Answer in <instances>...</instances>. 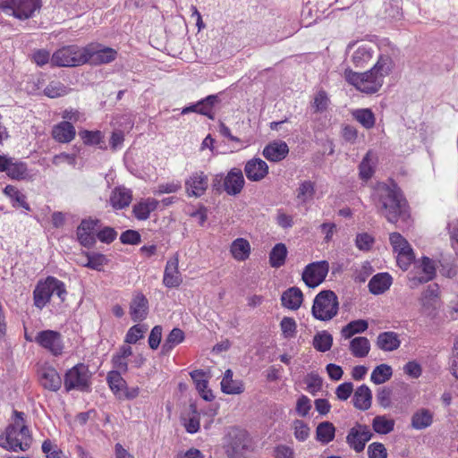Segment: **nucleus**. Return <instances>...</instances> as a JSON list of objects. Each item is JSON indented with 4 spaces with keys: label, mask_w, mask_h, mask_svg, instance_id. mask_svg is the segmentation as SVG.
Listing matches in <instances>:
<instances>
[{
    "label": "nucleus",
    "mask_w": 458,
    "mask_h": 458,
    "mask_svg": "<svg viewBox=\"0 0 458 458\" xmlns=\"http://www.w3.org/2000/svg\"><path fill=\"white\" fill-rule=\"evenodd\" d=\"M377 212L389 223L395 224L399 218L408 216V205L400 188L394 183H378L372 195Z\"/></svg>",
    "instance_id": "1"
},
{
    "label": "nucleus",
    "mask_w": 458,
    "mask_h": 458,
    "mask_svg": "<svg viewBox=\"0 0 458 458\" xmlns=\"http://www.w3.org/2000/svg\"><path fill=\"white\" fill-rule=\"evenodd\" d=\"M393 60L388 55H380L374 66L365 72H356L352 69H345L344 76L345 81L358 90L366 94L377 92L383 83L384 78L393 69Z\"/></svg>",
    "instance_id": "2"
},
{
    "label": "nucleus",
    "mask_w": 458,
    "mask_h": 458,
    "mask_svg": "<svg viewBox=\"0 0 458 458\" xmlns=\"http://www.w3.org/2000/svg\"><path fill=\"white\" fill-rule=\"evenodd\" d=\"M14 423L9 425L4 434L0 436V446L13 452L25 451L30 446L31 436L24 424V413L14 411Z\"/></svg>",
    "instance_id": "3"
},
{
    "label": "nucleus",
    "mask_w": 458,
    "mask_h": 458,
    "mask_svg": "<svg viewBox=\"0 0 458 458\" xmlns=\"http://www.w3.org/2000/svg\"><path fill=\"white\" fill-rule=\"evenodd\" d=\"M52 295H56L61 301H64L67 291L62 281L54 276H47L45 281H39L34 289V305L42 310L49 302Z\"/></svg>",
    "instance_id": "4"
},
{
    "label": "nucleus",
    "mask_w": 458,
    "mask_h": 458,
    "mask_svg": "<svg viewBox=\"0 0 458 458\" xmlns=\"http://www.w3.org/2000/svg\"><path fill=\"white\" fill-rule=\"evenodd\" d=\"M224 447L230 458H244V454L250 450V438L246 430L232 428L228 430Z\"/></svg>",
    "instance_id": "5"
},
{
    "label": "nucleus",
    "mask_w": 458,
    "mask_h": 458,
    "mask_svg": "<svg viewBox=\"0 0 458 458\" xmlns=\"http://www.w3.org/2000/svg\"><path fill=\"white\" fill-rule=\"evenodd\" d=\"M311 312L318 320L332 319L338 312L336 294L330 290L321 291L314 299Z\"/></svg>",
    "instance_id": "6"
},
{
    "label": "nucleus",
    "mask_w": 458,
    "mask_h": 458,
    "mask_svg": "<svg viewBox=\"0 0 458 458\" xmlns=\"http://www.w3.org/2000/svg\"><path fill=\"white\" fill-rule=\"evenodd\" d=\"M91 377L89 367L84 363H78L65 372L64 388L67 392L77 390L89 393L91 390Z\"/></svg>",
    "instance_id": "7"
},
{
    "label": "nucleus",
    "mask_w": 458,
    "mask_h": 458,
    "mask_svg": "<svg viewBox=\"0 0 458 458\" xmlns=\"http://www.w3.org/2000/svg\"><path fill=\"white\" fill-rule=\"evenodd\" d=\"M42 6V0H2L0 10L6 15L24 21L31 18Z\"/></svg>",
    "instance_id": "8"
},
{
    "label": "nucleus",
    "mask_w": 458,
    "mask_h": 458,
    "mask_svg": "<svg viewBox=\"0 0 458 458\" xmlns=\"http://www.w3.org/2000/svg\"><path fill=\"white\" fill-rule=\"evenodd\" d=\"M51 64L57 67H76L86 64L85 47L70 45L57 49L51 56Z\"/></svg>",
    "instance_id": "9"
},
{
    "label": "nucleus",
    "mask_w": 458,
    "mask_h": 458,
    "mask_svg": "<svg viewBox=\"0 0 458 458\" xmlns=\"http://www.w3.org/2000/svg\"><path fill=\"white\" fill-rule=\"evenodd\" d=\"M415 268L418 270V275L411 273L409 277L411 288H416L420 284H426L436 277V261L428 257H422L420 260L416 261Z\"/></svg>",
    "instance_id": "10"
},
{
    "label": "nucleus",
    "mask_w": 458,
    "mask_h": 458,
    "mask_svg": "<svg viewBox=\"0 0 458 458\" xmlns=\"http://www.w3.org/2000/svg\"><path fill=\"white\" fill-rule=\"evenodd\" d=\"M34 341L55 357L62 355L64 352V339L57 331L50 329L42 330L37 334Z\"/></svg>",
    "instance_id": "11"
},
{
    "label": "nucleus",
    "mask_w": 458,
    "mask_h": 458,
    "mask_svg": "<svg viewBox=\"0 0 458 458\" xmlns=\"http://www.w3.org/2000/svg\"><path fill=\"white\" fill-rule=\"evenodd\" d=\"M377 47L371 42H351L347 51H352V63L357 68H362L373 58Z\"/></svg>",
    "instance_id": "12"
},
{
    "label": "nucleus",
    "mask_w": 458,
    "mask_h": 458,
    "mask_svg": "<svg viewBox=\"0 0 458 458\" xmlns=\"http://www.w3.org/2000/svg\"><path fill=\"white\" fill-rule=\"evenodd\" d=\"M329 264L326 260L312 262L307 265L302 272V280L310 288L318 286L327 277Z\"/></svg>",
    "instance_id": "13"
},
{
    "label": "nucleus",
    "mask_w": 458,
    "mask_h": 458,
    "mask_svg": "<svg viewBox=\"0 0 458 458\" xmlns=\"http://www.w3.org/2000/svg\"><path fill=\"white\" fill-rule=\"evenodd\" d=\"M86 64H103L113 62L117 55L116 50L100 44L91 43L85 47Z\"/></svg>",
    "instance_id": "14"
},
{
    "label": "nucleus",
    "mask_w": 458,
    "mask_h": 458,
    "mask_svg": "<svg viewBox=\"0 0 458 458\" xmlns=\"http://www.w3.org/2000/svg\"><path fill=\"white\" fill-rule=\"evenodd\" d=\"M99 223V219L91 217L81 222L76 230V235L82 246L90 248L95 245Z\"/></svg>",
    "instance_id": "15"
},
{
    "label": "nucleus",
    "mask_w": 458,
    "mask_h": 458,
    "mask_svg": "<svg viewBox=\"0 0 458 458\" xmlns=\"http://www.w3.org/2000/svg\"><path fill=\"white\" fill-rule=\"evenodd\" d=\"M373 434L367 425L357 423L352 427L346 437V442L355 452L360 453L364 450L366 443L369 442Z\"/></svg>",
    "instance_id": "16"
},
{
    "label": "nucleus",
    "mask_w": 458,
    "mask_h": 458,
    "mask_svg": "<svg viewBox=\"0 0 458 458\" xmlns=\"http://www.w3.org/2000/svg\"><path fill=\"white\" fill-rule=\"evenodd\" d=\"M208 187V177L203 171L191 173L184 182L185 192L188 197L199 198Z\"/></svg>",
    "instance_id": "17"
},
{
    "label": "nucleus",
    "mask_w": 458,
    "mask_h": 458,
    "mask_svg": "<svg viewBox=\"0 0 458 458\" xmlns=\"http://www.w3.org/2000/svg\"><path fill=\"white\" fill-rule=\"evenodd\" d=\"M439 286L437 284H431L422 292L419 299L421 312L428 317H435L439 302Z\"/></svg>",
    "instance_id": "18"
},
{
    "label": "nucleus",
    "mask_w": 458,
    "mask_h": 458,
    "mask_svg": "<svg viewBox=\"0 0 458 458\" xmlns=\"http://www.w3.org/2000/svg\"><path fill=\"white\" fill-rule=\"evenodd\" d=\"M244 185L245 180L240 168L233 167L225 175L224 191L228 195L236 196L240 194Z\"/></svg>",
    "instance_id": "19"
},
{
    "label": "nucleus",
    "mask_w": 458,
    "mask_h": 458,
    "mask_svg": "<svg viewBox=\"0 0 458 458\" xmlns=\"http://www.w3.org/2000/svg\"><path fill=\"white\" fill-rule=\"evenodd\" d=\"M244 173L250 182H260L267 175L268 165L261 158L254 157L246 162Z\"/></svg>",
    "instance_id": "20"
},
{
    "label": "nucleus",
    "mask_w": 458,
    "mask_h": 458,
    "mask_svg": "<svg viewBox=\"0 0 458 458\" xmlns=\"http://www.w3.org/2000/svg\"><path fill=\"white\" fill-rule=\"evenodd\" d=\"M38 377L39 383L45 389L57 392L62 386V378L59 373L51 366L41 368Z\"/></svg>",
    "instance_id": "21"
},
{
    "label": "nucleus",
    "mask_w": 458,
    "mask_h": 458,
    "mask_svg": "<svg viewBox=\"0 0 458 458\" xmlns=\"http://www.w3.org/2000/svg\"><path fill=\"white\" fill-rule=\"evenodd\" d=\"M288 153V145L281 140H275L268 143L262 151L264 157L271 162H279L284 159Z\"/></svg>",
    "instance_id": "22"
},
{
    "label": "nucleus",
    "mask_w": 458,
    "mask_h": 458,
    "mask_svg": "<svg viewBox=\"0 0 458 458\" xmlns=\"http://www.w3.org/2000/svg\"><path fill=\"white\" fill-rule=\"evenodd\" d=\"M132 200V192L124 186L115 187L110 194L109 202L114 209L120 210L127 208Z\"/></svg>",
    "instance_id": "23"
},
{
    "label": "nucleus",
    "mask_w": 458,
    "mask_h": 458,
    "mask_svg": "<svg viewBox=\"0 0 458 458\" xmlns=\"http://www.w3.org/2000/svg\"><path fill=\"white\" fill-rule=\"evenodd\" d=\"M178 265L179 261L176 257L170 259L166 262L163 283L168 288L177 287L182 283V276L179 272Z\"/></svg>",
    "instance_id": "24"
},
{
    "label": "nucleus",
    "mask_w": 458,
    "mask_h": 458,
    "mask_svg": "<svg viewBox=\"0 0 458 458\" xmlns=\"http://www.w3.org/2000/svg\"><path fill=\"white\" fill-rule=\"evenodd\" d=\"M148 312V301L142 293H137L130 304V315L135 322L142 321Z\"/></svg>",
    "instance_id": "25"
},
{
    "label": "nucleus",
    "mask_w": 458,
    "mask_h": 458,
    "mask_svg": "<svg viewBox=\"0 0 458 458\" xmlns=\"http://www.w3.org/2000/svg\"><path fill=\"white\" fill-rule=\"evenodd\" d=\"M393 284V278L386 272L377 273L371 277L368 287L369 293L374 295H379L386 292Z\"/></svg>",
    "instance_id": "26"
},
{
    "label": "nucleus",
    "mask_w": 458,
    "mask_h": 458,
    "mask_svg": "<svg viewBox=\"0 0 458 458\" xmlns=\"http://www.w3.org/2000/svg\"><path fill=\"white\" fill-rule=\"evenodd\" d=\"M76 135L74 126L68 121H64L53 127L52 136L60 143L71 142Z\"/></svg>",
    "instance_id": "27"
},
{
    "label": "nucleus",
    "mask_w": 458,
    "mask_h": 458,
    "mask_svg": "<svg viewBox=\"0 0 458 458\" xmlns=\"http://www.w3.org/2000/svg\"><path fill=\"white\" fill-rule=\"evenodd\" d=\"M159 201L153 198H147L136 203L132 208V213L138 220H147L151 212L158 207Z\"/></svg>",
    "instance_id": "28"
},
{
    "label": "nucleus",
    "mask_w": 458,
    "mask_h": 458,
    "mask_svg": "<svg viewBox=\"0 0 458 458\" xmlns=\"http://www.w3.org/2000/svg\"><path fill=\"white\" fill-rule=\"evenodd\" d=\"M372 393L366 385L360 386L354 392L352 403L355 408L367 411L371 406Z\"/></svg>",
    "instance_id": "29"
},
{
    "label": "nucleus",
    "mask_w": 458,
    "mask_h": 458,
    "mask_svg": "<svg viewBox=\"0 0 458 458\" xmlns=\"http://www.w3.org/2000/svg\"><path fill=\"white\" fill-rule=\"evenodd\" d=\"M303 301L302 292L298 287H291L281 296L282 305L289 310H296Z\"/></svg>",
    "instance_id": "30"
},
{
    "label": "nucleus",
    "mask_w": 458,
    "mask_h": 458,
    "mask_svg": "<svg viewBox=\"0 0 458 458\" xmlns=\"http://www.w3.org/2000/svg\"><path fill=\"white\" fill-rule=\"evenodd\" d=\"M401 341L398 335L392 331L380 333L377 338V345L380 350L392 352L399 348Z\"/></svg>",
    "instance_id": "31"
},
{
    "label": "nucleus",
    "mask_w": 458,
    "mask_h": 458,
    "mask_svg": "<svg viewBox=\"0 0 458 458\" xmlns=\"http://www.w3.org/2000/svg\"><path fill=\"white\" fill-rule=\"evenodd\" d=\"M221 389L227 394H239L244 391V386L241 380L233 379V371L227 369L221 381Z\"/></svg>",
    "instance_id": "32"
},
{
    "label": "nucleus",
    "mask_w": 458,
    "mask_h": 458,
    "mask_svg": "<svg viewBox=\"0 0 458 458\" xmlns=\"http://www.w3.org/2000/svg\"><path fill=\"white\" fill-rule=\"evenodd\" d=\"M411 420L413 428L418 430L427 428L433 423V412L425 408L419 409L412 414Z\"/></svg>",
    "instance_id": "33"
},
{
    "label": "nucleus",
    "mask_w": 458,
    "mask_h": 458,
    "mask_svg": "<svg viewBox=\"0 0 458 458\" xmlns=\"http://www.w3.org/2000/svg\"><path fill=\"white\" fill-rule=\"evenodd\" d=\"M230 251L236 260L244 261L250 254V242L243 238H237L232 242Z\"/></svg>",
    "instance_id": "34"
},
{
    "label": "nucleus",
    "mask_w": 458,
    "mask_h": 458,
    "mask_svg": "<svg viewBox=\"0 0 458 458\" xmlns=\"http://www.w3.org/2000/svg\"><path fill=\"white\" fill-rule=\"evenodd\" d=\"M349 350L354 357L364 358L370 351V343L367 337L357 336L351 340Z\"/></svg>",
    "instance_id": "35"
},
{
    "label": "nucleus",
    "mask_w": 458,
    "mask_h": 458,
    "mask_svg": "<svg viewBox=\"0 0 458 458\" xmlns=\"http://www.w3.org/2000/svg\"><path fill=\"white\" fill-rule=\"evenodd\" d=\"M352 115L365 129L369 130L375 126L376 118L369 108H358L352 111Z\"/></svg>",
    "instance_id": "36"
},
{
    "label": "nucleus",
    "mask_w": 458,
    "mask_h": 458,
    "mask_svg": "<svg viewBox=\"0 0 458 458\" xmlns=\"http://www.w3.org/2000/svg\"><path fill=\"white\" fill-rule=\"evenodd\" d=\"M287 248L284 243H276L269 253V264L272 267L278 268L284 265L287 257Z\"/></svg>",
    "instance_id": "37"
},
{
    "label": "nucleus",
    "mask_w": 458,
    "mask_h": 458,
    "mask_svg": "<svg viewBox=\"0 0 458 458\" xmlns=\"http://www.w3.org/2000/svg\"><path fill=\"white\" fill-rule=\"evenodd\" d=\"M107 262L108 259L104 254L92 251L86 253L85 260L81 264L90 269L101 271Z\"/></svg>",
    "instance_id": "38"
},
{
    "label": "nucleus",
    "mask_w": 458,
    "mask_h": 458,
    "mask_svg": "<svg viewBox=\"0 0 458 458\" xmlns=\"http://www.w3.org/2000/svg\"><path fill=\"white\" fill-rule=\"evenodd\" d=\"M106 381L110 389L115 395L122 398V392L127 386L126 381L121 376L120 371L112 370L107 373Z\"/></svg>",
    "instance_id": "39"
},
{
    "label": "nucleus",
    "mask_w": 458,
    "mask_h": 458,
    "mask_svg": "<svg viewBox=\"0 0 458 458\" xmlns=\"http://www.w3.org/2000/svg\"><path fill=\"white\" fill-rule=\"evenodd\" d=\"M335 428L329 421L319 423L316 429V438L322 444H328L335 438Z\"/></svg>",
    "instance_id": "40"
},
{
    "label": "nucleus",
    "mask_w": 458,
    "mask_h": 458,
    "mask_svg": "<svg viewBox=\"0 0 458 458\" xmlns=\"http://www.w3.org/2000/svg\"><path fill=\"white\" fill-rule=\"evenodd\" d=\"M4 192L12 199V203L14 208L21 207L27 211L30 210V207L26 200V196L21 193L16 187L13 185H7L4 189Z\"/></svg>",
    "instance_id": "41"
},
{
    "label": "nucleus",
    "mask_w": 458,
    "mask_h": 458,
    "mask_svg": "<svg viewBox=\"0 0 458 458\" xmlns=\"http://www.w3.org/2000/svg\"><path fill=\"white\" fill-rule=\"evenodd\" d=\"M218 103L216 95H209L198 101V114L207 116L208 119H215L214 106Z\"/></svg>",
    "instance_id": "42"
},
{
    "label": "nucleus",
    "mask_w": 458,
    "mask_h": 458,
    "mask_svg": "<svg viewBox=\"0 0 458 458\" xmlns=\"http://www.w3.org/2000/svg\"><path fill=\"white\" fill-rule=\"evenodd\" d=\"M184 340V333L182 329L174 327L169 333L162 345V353H169L175 345L181 344Z\"/></svg>",
    "instance_id": "43"
},
{
    "label": "nucleus",
    "mask_w": 458,
    "mask_h": 458,
    "mask_svg": "<svg viewBox=\"0 0 458 458\" xmlns=\"http://www.w3.org/2000/svg\"><path fill=\"white\" fill-rule=\"evenodd\" d=\"M333 344V336L326 330L318 332L312 341L313 347L321 352L329 351Z\"/></svg>",
    "instance_id": "44"
},
{
    "label": "nucleus",
    "mask_w": 458,
    "mask_h": 458,
    "mask_svg": "<svg viewBox=\"0 0 458 458\" xmlns=\"http://www.w3.org/2000/svg\"><path fill=\"white\" fill-rule=\"evenodd\" d=\"M369 324L364 319L352 320L344 326L341 330L344 338L349 339L356 334H360L368 329Z\"/></svg>",
    "instance_id": "45"
},
{
    "label": "nucleus",
    "mask_w": 458,
    "mask_h": 458,
    "mask_svg": "<svg viewBox=\"0 0 458 458\" xmlns=\"http://www.w3.org/2000/svg\"><path fill=\"white\" fill-rule=\"evenodd\" d=\"M393 375L391 366L387 364H380L373 369L370 380L376 385H381L388 381Z\"/></svg>",
    "instance_id": "46"
},
{
    "label": "nucleus",
    "mask_w": 458,
    "mask_h": 458,
    "mask_svg": "<svg viewBox=\"0 0 458 458\" xmlns=\"http://www.w3.org/2000/svg\"><path fill=\"white\" fill-rule=\"evenodd\" d=\"M71 91V89L65 86L59 81H50L44 89V95L50 98H55L67 95Z\"/></svg>",
    "instance_id": "47"
},
{
    "label": "nucleus",
    "mask_w": 458,
    "mask_h": 458,
    "mask_svg": "<svg viewBox=\"0 0 458 458\" xmlns=\"http://www.w3.org/2000/svg\"><path fill=\"white\" fill-rule=\"evenodd\" d=\"M80 137L83 140L85 145H99V148L102 149H106V146H102L101 143L104 142V134L100 131H88L82 130L79 132Z\"/></svg>",
    "instance_id": "48"
},
{
    "label": "nucleus",
    "mask_w": 458,
    "mask_h": 458,
    "mask_svg": "<svg viewBox=\"0 0 458 458\" xmlns=\"http://www.w3.org/2000/svg\"><path fill=\"white\" fill-rule=\"evenodd\" d=\"M6 174L15 180H23L28 175L27 165L13 157Z\"/></svg>",
    "instance_id": "49"
},
{
    "label": "nucleus",
    "mask_w": 458,
    "mask_h": 458,
    "mask_svg": "<svg viewBox=\"0 0 458 458\" xmlns=\"http://www.w3.org/2000/svg\"><path fill=\"white\" fill-rule=\"evenodd\" d=\"M373 429L382 435H386L394 430V420L387 419L386 416H376L372 421Z\"/></svg>",
    "instance_id": "50"
},
{
    "label": "nucleus",
    "mask_w": 458,
    "mask_h": 458,
    "mask_svg": "<svg viewBox=\"0 0 458 458\" xmlns=\"http://www.w3.org/2000/svg\"><path fill=\"white\" fill-rule=\"evenodd\" d=\"M315 194V184L311 181H303L297 189V199L301 204L311 200Z\"/></svg>",
    "instance_id": "51"
},
{
    "label": "nucleus",
    "mask_w": 458,
    "mask_h": 458,
    "mask_svg": "<svg viewBox=\"0 0 458 458\" xmlns=\"http://www.w3.org/2000/svg\"><path fill=\"white\" fill-rule=\"evenodd\" d=\"M395 253L398 267L402 270L406 271L415 259L412 248L410 245L407 248L402 249Z\"/></svg>",
    "instance_id": "52"
},
{
    "label": "nucleus",
    "mask_w": 458,
    "mask_h": 458,
    "mask_svg": "<svg viewBox=\"0 0 458 458\" xmlns=\"http://www.w3.org/2000/svg\"><path fill=\"white\" fill-rule=\"evenodd\" d=\"M375 162L372 159V152L369 151L359 165L360 177L367 181L370 179L375 172Z\"/></svg>",
    "instance_id": "53"
},
{
    "label": "nucleus",
    "mask_w": 458,
    "mask_h": 458,
    "mask_svg": "<svg viewBox=\"0 0 458 458\" xmlns=\"http://www.w3.org/2000/svg\"><path fill=\"white\" fill-rule=\"evenodd\" d=\"M146 331L147 327L144 325H135L127 331L124 342L129 344H136L140 339L143 338Z\"/></svg>",
    "instance_id": "54"
},
{
    "label": "nucleus",
    "mask_w": 458,
    "mask_h": 458,
    "mask_svg": "<svg viewBox=\"0 0 458 458\" xmlns=\"http://www.w3.org/2000/svg\"><path fill=\"white\" fill-rule=\"evenodd\" d=\"M374 268L369 261H364L361 266L355 270L354 280L357 283H365L369 276L372 275Z\"/></svg>",
    "instance_id": "55"
},
{
    "label": "nucleus",
    "mask_w": 458,
    "mask_h": 458,
    "mask_svg": "<svg viewBox=\"0 0 458 458\" xmlns=\"http://www.w3.org/2000/svg\"><path fill=\"white\" fill-rule=\"evenodd\" d=\"M294 437L299 441H305L310 436V428L301 420H295L293 423Z\"/></svg>",
    "instance_id": "56"
},
{
    "label": "nucleus",
    "mask_w": 458,
    "mask_h": 458,
    "mask_svg": "<svg viewBox=\"0 0 458 458\" xmlns=\"http://www.w3.org/2000/svg\"><path fill=\"white\" fill-rule=\"evenodd\" d=\"M280 327L284 338H292L296 333L297 325L293 318L284 317L280 322Z\"/></svg>",
    "instance_id": "57"
},
{
    "label": "nucleus",
    "mask_w": 458,
    "mask_h": 458,
    "mask_svg": "<svg viewBox=\"0 0 458 458\" xmlns=\"http://www.w3.org/2000/svg\"><path fill=\"white\" fill-rule=\"evenodd\" d=\"M329 104V98L325 91H318L313 100L312 108L314 113H322L327 110Z\"/></svg>",
    "instance_id": "58"
},
{
    "label": "nucleus",
    "mask_w": 458,
    "mask_h": 458,
    "mask_svg": "<svg viewBox=\"0 0 458 458\" xmlns=\"http://www.w3.org/2000/svg\"><path fill=\"white\" fill-rule=\"evenodd\" d=\"M191 408L192 414L188 419H184V427L188 433L194 434L199 431L200 427L199 416L195 407L191 405Z\"/></svg>",
    "instance_id": "59"
},
{
    "label": "nucleus",
    "mask_w": 458,
    "mask_h": 458,
    "mask_svg": "<svg viewBox=\"0 0 458 458\" xmlns=\"http://www.w3.org/2000/svg\"><path fill=\"white\" fill-rule=\"evenodd\" d=\"M374 238L367 233H361L356 235L355 245L360 250L368 251L374 244Z\"/></svg>",
    "instance_id": "60"
},
{
    "label": "nucleus",
    "mask_w": 458,
    "mask_h": 458,
    "mask_svg": "<svg viewBox=\"0 0 458 458\" xmlns=\"http://www.w3.org/2000/svg\"><path fill=\"white\" fill-rule=\"evenodd\" d=\"M369 458H387V451L383 444L374 442L368 446Z\"/></svg>",
    "instance_id": "61"
},
{
    "label": "nucleus",
    "mask_w": 458,
    "mask_h": 458,
    "mask_svg": "<svg viewBox=\"0 0 458 458\" xmlns=\"http://www.w3.org/2000/svg\"><path fill=\"white\" fill-rule=\"evenodd\" d=\"M306 384L308 391L315 394L322 386V379L318 374L310 373L306 377Z\"/></svg>",
    "instance_id": "62"
},
{
    "label": "nucleus",
    "mask_w": 458,
    "mask_h": 458,
    "mask_svg": "<svg viewBox=\"0 0 458 458\" xmlns=\"http://www.w3.org/2000/svg\"><path fill=\"white\" fill-rule=\"evenodd\" d=\"M96 240L98 239L101 242L111 243L117 236V233L112 227L106 226L101 230L98 231Z\"/></svg>",
    "instance_id": "63"
},
{
    "label": "nucleus",
    "mask_w": 458,
    "mask_h": 458,
    "mask_svg": "<svg viewBox=\"0 0 458 458\" xmlns=\"http://www.w3.org/2000/svg\"><path fill=\"white\" fill-rule=\"evenodd\" d=\"M450 370L452 375L458 378V336L454 341L452 355L450 357Z\"/></svg>",
    "instance_id": "64"
}]
</instances>
